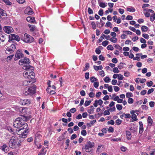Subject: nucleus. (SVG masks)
<instances>
[{"label": "nucleus", "instance_id": "nucleus-57", "mask_svg": "<svg viewBox=\"0 0 155 155\" xmlns=\"http://www.w3.org/2000/svg\"><path fill=\"white\" fill-rule=\"evenodd\" d=\"M102 35L106 39L110 41V39L111 38H110V35H105L103 34H102Z\"/></svg>", "mask_w": 155, "mask_h": 155}, {"label": "nucleus", "instance_id": "nucleus-40", "mask_svg": "<svg viewBox=\"0 0 155 155\" xmlns=\"http://www.w3.org/2000/svg\"><path fill=\"white\" fill-rule=\"evenodd\" d=\"M91 81L92 83L94 82V81H96L97 80V78H95L93 76L90 78Z\"/></svg>", "mask_w": 155, "mask_h": 155}, {"label": "nucleus", "instance_id": "nucleus-29", "mask_svg": "<svg viewBox=\"0 0 155 155\" xmlns=\"http://www.w3.org/2000/svg\"><path fill=\"white\" fill-rule=\"evenodd\" d=\"M99 5L100 7L102 8H104L107 6V5H106L105 3L103 2L99 3Z\"/></svg>", "mask_w": 155, "mask_h": 155}, {"label": "nucleus", "instance_id": "nucleus-37", "mask_svg": "<svg viewBox=\"0 0 155 155\" xmlns=\"http://www.w3.org/2000/svg\"><path fill=\"white\" fill-rule=\"evenodd\" d=\"M112 24L110 22L107 21L106 24L105 26L106 27H109L110 28H112Z\"/></svg>", "mask_w": 155, "mask_h": 155}, {"label": "nucleus", "instance_id": "nucleus-54", "mask_svg": "<svg viewBox=\"0 0 155 155\" xmlns=\"http://www.w3.org/2000/svg\"><path fill=\"white\" fill-rule=\"evenodd\" d=\"M122 122V120L118 119L116 120V124L117 125H119Z\"/></svg>", "mask_w": 155, "mask_h": 155}, {"label": "nucleus", "instance_id": "nucleus-50", "mask_svg": "<svg viewBox=\"0 0 155 155\" xmlns=\"http://www.w3.org/2000/svg\"><path fill=\"white\" fill-rule=\"evenodd\" d=\"M107 49L108 50H113L114 48L113 46L110 45H108L107 47Z\"/></svg>", "mask_w": 155, "mask_h": 155}, {"label": "nucleus", "instance_id": "nucleus-21", "mask_svg": "<svg viewBox=\"0 0 155 155\" xmlns=\"http://www.w3.org/2000/svg\"><path fill=\"white\" fill-rule=\"evenodd\" d=\"M126 135L127 136V139L129 140H130L131 137V136L130 132L129 131H126Z\"/></svg>", "mask_w": 155, "mask_h": 155}, {"label": "nucleus", "instance_id": "nucleus-28", "mask_svg": "<svg viewBox=\"0 0 155 155\" xmlns=\"http://www.w3.org/2000/svg\"><path fill=\"white\" fill-rule=\"evenodd\" d=\"M89 68V64L88 63H87L85 64V67L83 70V71H86Z\"/></svg>", "mask_w": 155, "mask_h": 155}, {"label": "nucleus", "instance_id": "nucleus-3", "mask_svg": "<svg viewBox=\"0 0 155 155\" xmlns=\"http://www.w3.org/2000/svg\"><path fill=\"white\" fill-rule=\"evenodd\" d=\"M18 141V138L16 136H12L9 142V146L10 147L14 148L18 145H20Z\"/></svg>", "mask_w": 155, "mask_h": 155}, {"label": "nucleus", "instance_id": "nucleus-51", "mask_svg": "<svg viewBox=\"0 0 155 155\" xmlns=\"http://www.w3.org/2000/svg\"><path fill=\"white\" fill-rule=\"evenodd\" d=\"M85 78L86 80H87L89 78V72H87L85 74Z\"/></svg>", "mask_w": 155, "mask_h": 155}, {"label": "nucleus", "instance_id": "nucleus-22", "mask_svg": "<svg viewBox=\"0 0 155 155\" xmlns=\"http://www.w3.org/2000/svg\"><path fill=\"white\" fill-rule=\"evenodd\" d=\"M148 28L145 25L141 27L142 31L143 32H146L147 31Z\"/></svg>", "mask_w": 155, "mask_h": 155}, {"label": "nucleus", "instance_id": "nucleus-33", "mask_svg": "<svg viewBox=\"0 0 155 155\" xmlns=\"http://www.w3.org/2000/svg\"><path fill=\"white\" fill-rule=\"evenodd\" d=\"M127 11L129 12H134L135 11V9L133 7H132L131 8H127Z\"/></svg>", "mask_w": 155, "mask_h": 155}, {"label": "nucleus", "instance_id": "nucleus-23", "mask_svg": "<svg viewBox=\"0 0 155 155\" xmlns=\"http://www.w3.org/2000/svg\"><path fill=\"white\" fill-rule=\"evenodd\" d=\"M147 122L149 125L151 126L153 122L152 119L150 116H148L147 118Z\"/></svg>", "mask_w": 155, "mask_h": 155}, {"label": "nucleus", "instance_id": "nucleus-46", "mask_svg": "<svg viewBox=\"0 0 155 155\" xmlns=\"http://www.w3.org/2000/svg\"><path fill=\"white\" fill-rule=\"evenodd\" d=\"M126 96L127 98H130V97L133 96V94L131 92H127L126 93Z\"/></svg>", "mask_w": 155, "mask_h": 155}, {"label": "nucleus", "instance_id": "nucleus-58", "mask_svg": "<svg viewBox=\"0 0 155 155\" xmlns=\"http://www.w3.org/2000/svg\"><path fill=\"white\" fill-rule=\"evenodd\" d=\"M99 85V82L97 81H95L94 83V86L96 88H97L98 87Z\"/></svg>", "mask_w": 155, "mask_h": 155}, {"label": "nucleus", "instance_id": "nucleus-1", "mask_svg": "<svg viewBox=\"0 0 155 155\" xmlns=\"http://www.w3.org/2000/svg\"><path fill=\"white\" fill-rule=\"evenodd\" d=\"M29 119L28 117L21 115V117L17 118L14 122L13 126L15 128H19L18 130V134L19 135V137L25 138L28 133V129L24 130V127L27 126V124L25 123V121H27Z\"/></svg>", "mask_w": 155, "mask_h": 155}, {"label": "nucleus", "instance_id": "nucleus-63", "mask_svg": "<svg viewBox=\"0 0 155 155\" xmlns=\"http://www.w3.org/2000/svg\"><path fill=\"white\" fill-rule=\"evenodd\" d=\"M143 13L146 17L148 18L150 16V14L149 12H144Z\"/></svg>", "mask_w": 155, "mask_h": 155}, {"label": "nucleus", "instance_id": "nucleus-38", "mask_svg": "<svg viewBox=\"0 0 155 155\" xmlns=\"http://www.w3.org/2000/svg\"><path fill=\"white\" fill-rule=\"evenodd\" d=\"M116 107L117 109L119 110H121L123 108V107L122 105L120 104H117Z\"/></svg>", "mask_w": 155, "mask_h": 155}, {"label": "nucleus", "instance_id": "nucleus-15", "mask_svg": "<svg viewBox=\"0 0 155 155\" xmlns=\"http://www.w3.org/2000/svg\"><path fill=\"white\" fill-rule=\"evenodd\" d=\"M0 149L2 151L5 152H7L9 150V147L6 144H4L1 146Z\"/></svg>", "mask_w": 155, "mask_h": 155}, {"label": "nucleus", "instance_id": "nucleus-5", "mask_svg": "<svg viewBox=\"0 0 155 155\" xmlns=\"http://www.w3.org/2000/svg\"><path fill=\"white\" fill-rule=\"evenodd\" d=\"M21 40L25 42L29 43L33 41V38L30 35L25 33L24 35V36Z\"/></svg>", "mask_w": 155, "mask_h": 155}, {"label": "nucleus", "instance_id": "nucleus-18", "mask_svg": "<svg viewBox=\"0 0 155 155\" xmlns=\"http://www.w3.org/2000/svg\"><path fill=\"white\" fill-rule=\"evenodd\" d=\"M27 21L30 23H34L35 22V18L33 17H28L26 18Z\"/></svg>", "mask_w": 155, "mask_h": 155}, {"label": "nucleus", "instance_id": "nucleus-27", "mask_svg": "<svg viewBox=\"0 0 155 155\" xmlns=\"http://www.w3.org/2000/svg\"><path fill=\"white\" fill-rule=\"evenodd\" d=\"M65 139V136H64V134H62V135L59 136L57 139V140L59 141H61Z\"/></svg>", "mask_w": 155, "mask_h": 155}, {"label": "nucleus", "instance_id": "nucleus-48", "mask_svg": "<svg viewBox=\"0 0 155 155\" xmlns=\"http://www.w3.org/2000/svg\"><path fill=\"white\" fill-rule=\"evenodd\" d=\"M134 99L132 98H129L128 100V102L129 104H132L134 102Z\"/></svg>", "mask_w": 155, "mask_h": 155}, {"label": "nucleus", "instance_id": "nucleus-43", "mask_svg": "<svg viewBox=\"0 0 155 155\" xmlns=\"http://www.w3.org/2000/svg\"><path fill=\"white\" fill-rule=\"evenodd\" d=\"M113 72L115 73H118L120 72V71L118 69V68L117 67H114L113 68Z\"/></svg>", "mask_w": 155, "mask_h": 155}, {"label": "nucleus", "instance_id": "nucleus-52", "mask_svg": "<svg viewBox=\"0 0 155 155\" xmlns=\"http://www.w3.org/2000/svg\"><path fill=\"white\" fill-rule=\"evenodd\" d=\"M114 121L113 120H111L110 121H108L107 122V124L108 125L109 124H111V125H114Z\"/></svg>", "mask_w": 155, "mask_h": 155}, {"label": "nucleus", "instance_id": "nucleus-45", "mask_svg": "<svg viewBox=\"0 0 155 155\" xmlns=\"http://www.w3.org/2000/svg\"><path fill=\"white\" fill-rule=\"evenodd\" d=\"M131 118L133 119L134 121H136L137 120V115L135 114L132 115Z\"/></svg>", "mask_w": 155, "mask_h": 155}, {"label": "nucleus", "instance_id": "nucleus-24", "mask_svg": "<svg viewBox=\"0 0 155 155\" xmlns=\"http://www.w3.org/2000/svg\"><path fill=\"white\" fill-rule=\"evenodd\" d=\"M93 67L94 69L96 71H97L99 70H101L103 69V67L102 65H100L99 66L94 65Z\"/></svg>", "mask_w": 155, "mask_h": 155}, {"label": "nucleus", "instance_id": "nucleus-61", "mask_svg": "<svg viewBox=\"0 0 155 155\" xmlns=\"http://www.w3.org/2000/svg\"><path fill=\"white\" fill-rule=\"evenodd\" d=\"M98 14L100 16H102L103 15V10L102 9H101L98 12Z\"/></svg>", "mask_w": 155, "mask_h": 155}, {"label": "nucleus", "instance_id": "nucleus-55", "mask_svg": "<svg viewBox=\"0 0 155 155\" xmlns=\"http://www.w3.org/2000/svg\"><path fill=\"white\" fill-rule=\"evenodd\" d=\"M147 85L148 87H150L153 85V82L152 81L147 82Z\"/></svg>", "mask_w": 155, "mask_h": 155}, {"label": "nucleus", "instance_id": "nucleus-59", "mask_svg": "<svg viewBox=\"0 0 155 155\" xmlns=\"http://www.w3.org/2000/svg\"><path fill=\"white\" fill-rule=\"evenodd\" d=\"M117 78L119 80H122L124 78V77L122 75L120 74H118Z\"/></svg>", "mask_w": 155, "mask_h": 155}, {"label": "nucleus", "instance_id": "nucleus-39", "mask_svg": "<svg viewBox=\"0 0 155 155\" xmlns=\"http://www.w3.org/2000/svg\"><path fill=\"white\" fill-rule=\"evenodd\" d=\"M104 81L106 83H108L110 81L111 79L108 77H106L104 79Z\"/></svg>", "mask_w": 155, "mask_h": 155}, {"label": "nucleus", "instance_id": "nucleus-25", "mask_svg": "<svg viewBox=\"0 0 155 155\" xmlns=\"http://www.w3.org/2000/svg\"><path fill=\"white\" fill-rule=\"evenodd\" d=\"M46 151V150L45 148H43L41 150L39 155H45Z\"/></svg>", "mask_w": 155, "mask_h": 155}, {"label": "nucleus", "instance_id": "nucleus-6", "mask_svg": "<svg viewBox=\"0 0 155 155\" xmlns=\"http://www.w3.org/2000/svg\"><path fill=\"white\" fill-rule=\"evenodd\" d=\"M16 48L15 45L12 44L10 46L7 47L5 50V53L8 54H10L14 51Z\"/></svg>", "mask_w": 155, "mask_h": 155}, {"label": "nucleus", "instance_id": "nucleus-11", "mask_svg": "<svg viewBox=\"0 0 155 155\" xmlns=\"http://www.w3.org/2000/svg\"><path fill=\"white\" fill-rule=\"evenodd\" d=\"M23 55L22 52L19 51H17L16 52V54L15 55V60H17L19 59L22 57Z\"/></svg>", "mask_w": 155, "mask_h": 155}, {"label": "nucleus", "instance_id": "nucleus-42", "mask_svg": "<svg viewBox=\"0 0 155 155\" xmlns=\"http://www.w3.org/2000/svg\"><path fill=\"white\" fill-rule=\"evenodd\" d=\"M124 117L125 118H130L131 117L130 115L129 114H125L124 113Z\"/></svg>", "mask_w": 155, "mask_h": 155}, {"label": "nucleus", "instance_id": "nucleus-4", "mask_svg": "<svg viewBox=\"0 0 155 155\" xmlns=\"http://www.w3.org/2000/svg\"><path fill=\"white\" fill-rule=\"evenodd\" d=\"M94 146V143L90 141H87L84 148L85 151L87 152H90L92 150V148Z\"/></svg>", "mask_w": 155, "mask_h": 155}, {"label": "nucleus", "instance_id": "nucleus-36", "mask_svg": "<svg viewBox=\"0 0 155 155\" xmlns=\"http://www.w3.org/2000/svg\"><path fill=\"white\" fill-rule=\"evenodd\" d=\"M155 19V13L152 14L150 17V20L151 21H153Z\"/></svg>", "mask_w": 155, "mask_h": 155}, {"label": "nucleus", "instance_id": "nucleus-14", "mask_svg": "<svg viewBox=\"0 0 155 155\" xmlns=\"http://www.w3.org/2000/svg\"><path fill=\"white\" fill-rule=\"evenodd\" d=\"M25 14L29 15H32L33 13L32 9L29 7H27L25 11Z\"/></svg>", "mask_w": 155, "mask_h": 155}, {"label": "nucleus", "instance_id": "nucleus-64", "mask_svg": "<svg viewBox=\"0 0 155 155\" xmlns=\"http://www.w3.org/2000/svg\"><path fill=\"white\" fill-rule=\"evenodd\" d=\"M114 90L115 92H118L120 90V88L117 86L114 87Z\"/></svg>", "mask_w": 155, "mask_h": 155}, {"label": "nucleus", "instance_id": "nucleus-16", "mask_svg": "<svg viewBox=\"0 0 155 155\" xmlns=\"http://www.w3.org/2000/svg\"><path fill=\"white\" fill-rule=\"evenodd\" d=\"M39 140V134L37 132L35 134V139L34 140L35 144L37 146L38 148H39L38 146V141Z\"/></svg>", "mask_w": 155, "mask_h": 155}, {"label": "nucleus", "instance_id": "nucleus-26", "mask_svg": "<svg viewBox=\"0 0 155 155\" xmlns=\"http://www.w3.org/2000/svg\"><path fill=\"white\" fill-rule=\"evenodd\" d=\"M94 108L93 106H91L90 107V109L87 110V112L89 114H93L94 112Z\"/></svg>", "mask_w": 155, "mask_h": 155}, {"label": "nucleus", "instance_id": "nucleus-53", "mask_svg": "<svg viewBox=\"0 0 155 155\" xmlns=\"http://www.w3.org/2000/svg\"><path fill=\"white\" fill-rule=\"evenodd\" d=\"M81 134L83 136H86L87 134V132L86 130H83L81 132Z\"/></svg>", "mask_w": 155, "mask_h": 155}, {"label": "nucleus", "instance_id": "nucleus-56", "mask_svg": "<svg viewBox=\"0 0 155 155\" xmlns=\"http://www.w3.org/2000/svg\"><path fill=\"white\" fill-rule=\"evenodd\" d=\"M88 12L89 14H93V11L92 10L90 7L88 8Z\"/></svg>", "mask_w": 155, "mask_h": 155}, {"label": "nucleus", "instance_id": "nucleus-17", "mask_svg": "<svg viewBox=\"0 0 155 155\" xmlns=\"http://www.w3.org/2000/svg\"><path fill=\"white\" fill-rule=\"evenodd\" d=\"M139 123L140 125L139 133L141 134L143 131V124L141 121H140Z\"/></svg>", "mask_w": 155, "mask_h": 155}, {"label": "nucleus", "instance_id": "nucleus-47", "mask_svg": "<svg viewBox=\"0 0 155 155\" xmlns=\"http://www.w3.org/2000/svg\"><path fill=\"white\" fill-rule=\"evenodd\" d=\"M109 43V42L107 40L105 41H103L102 43V45L104 46H106Z\"/></svg>", "mask_w": 155, "mask_h": 155}, {"label": "nucleus", "instance_id": "nucleus-49", "mask_svg": "<svg viewBox=\"0 0 155 155\" xmlns=\"http://www.w3.org/2000/svg\"><path fill=\"white\" fill-rule=\"evenodd\" d=\"M108 131L109 133H113L114 131V129L112 127H110L108 129Z\"/></svg>", "mask_w": 155, "mask_h": 155}, {"label": "nucleus", "instance_id": "nucleus-2", "mask_svg": "<svg viewBox=\"0 0 155 155\" xmlns=\"http://www.w3.org/2000/svg\"><path fill=\"white\" fill-rule=\"evenodd\" d=\"M24 77L26 79L23 81L22 84L24 85L27 86L31 85V84L36 82L35 79V74L34 72L28 71H25L23 73Z\"/></svg>", "mask_w": 155, "mask_h": 155}, {"label": "nucleus", "instance_id": "nucleus-60", "mask_svg": "<svg viewBox=\"0 0 155 155\" xmlns=\"http://www.w3.org/2000/svg\"><path fill=\"white\" fill-rule=\"evenodd\" d=\"M150 155H155V149H153L150 151Z\"/></svg>", "mask_w": 155, "mask_h": 155}, {"label": "nucleus", "instance_id": "nucleus-41", "mask_svg": "<svg viewBox=\"0 0 155 155\" xmlns=\"http://www.w3.org/2000/svg\"><path fill=\"white\" fill-rule=\"evenodd\" d=\"M91 102V101H86L84 104V106L85 107H87L89 105Z\"/></svg>", "mask_w": 155, "mask_h": 155}, {"label": "nucleus", "instance_id": "nucleus-20", "mask_svg": "<svg viewBox=\"0 0 155 155\" xmlns=\"http://www.w3.org/2000/svg\"><path fill=\"white\" fill-rule=\"evenodd\" d=\"M0 14L3 16H7V14L6 12L3 9L0 7Z\"/></svg>", "mask_w": 155, "mask_h": 155}, {"label": "nucleus", "instance_id": "nucleus-30", "mask_svg": "<svg viewBox=\"0 0 155 155\" xmlns=\"http://www.w3.org/2000/svg\"><path fill=\"white\" fill-rule=\"evenodd\" d=\"M117 39L115 37H112L110 38V41L113 43H116L117 41Z\"/></svg>", "mask_w": 155, "mask_h": 155}, {"label": "nucleus", "instance_id": "nucleus-13", "mask_svg": "<svg viewBox=\"0 0 155 155\" xmlns=\"http://www.w3.org/2000/svg\"><path fill=\"white\" fill-rule=\"evenodd\" d=\"M30 94H34L35 92L36 87L35 85L28 88Z\"/></svg>", "mask_w": 155, "mask_h": 155}, {"label": "nucleus", "instance_id": "nucleus-8", "mask_svg": "<svg viewBox=\"0 0 155 155\" xmlns=\"http://www.w3.org/2000/svg\"><path fill=\"white\" fill-rule=\"evenodd\" d=\"M20 65L29 64L30 63L29 59L28 58H25L20 60L19 62Z\"/></svg>", "mask_w": 155, "mask_h": 155}, {"label": "nucleus", "instance_id": "nucleus-44", "mask_svg": "<svg viewBox=\"0 0 155 155\" xmlns=\"http://www.w3.org/2000/svg\"><path fill=\"white\" fill-rule=\"evenodd\" d=\"M24 94L26 95L30 94L29 91L28 90L27 87H26V88L25 89L24 91Z\"/></svg>", "mask_w": 155, "mask_h": 155}, {"label": "nucleus", "instance_id": "nucleus-34", "mask_svg": "<svg viewBox=\"0 0 155 155\" xmlns=\"http://www.w3.org/2000/svg\"><path fill=\"white\" fill-rule=\"evenodd\" d=\"M124 64L125 65V63H123L121 62L119 64V65L118 66V68L119 69H122L124 67Z\"/></svg>", "mask_w": 155, "mask_h": 155}, {"label": "nucleus", "instance_id": "nucleus-10", "mask_svg": "<svg viewBox=\"0 0 155 155\" xmlns=\"http://www.w3.org/2000/svg\"><path fill=\"white\" fill-rule=\"evenodd\" d=\"M5 32L7 34H10L13 31V28L10 26H5L3 28Z\"/></svg>", "mask_w": 155, "mask_h": 155}, {"label": "nucleus", "instance_id": "nucleus-32", "mask_svg": "<svg viewBox=\"0 0 155 155\" xmlns=\"http://www.w3.org/2000/svg\"><path fill=\"white\" fill-rule=\"evenodd\" d=\"M114 47L116 49H118L121 52L122 51V48L119 45L116 44L115 45Z\"/></svg>", "mask_w": 155, "mask_h": 155}, {"label": "nucleus", "instance_id": "nucleus-62", "mask_svg": "<svg viewBox=\"0 0 155 155\" xmlns=\"http://www.w3.org/2000/svg\"><path fill=\"white\" fill-rule=\"evenodd\" d=\"M133 18V17L132 16L130 15H128L126 18V19L127 20H131Z\"/></svg>", "mask_w": 155, "mask_h": 155}, {"label": "nucleus", "instance_id": "nucleus-19", "mask_svg": "<svg viewBox=\"0 0 155 155\" xmlns=\"http://www.w3.org/2000/svg\"><path fill=\"white\" fill-rule=\"evenodd\" d=\"M96 122V120H91L90 123H88L87 124V125L88 127H91L92 125H93Z\"/></svg>", "mask_w": 155, "mask_h": 155}, {"label": "nucleus", "instance_id": "nucleus-12", "mask_svg": "<svg viewBox=\"0 0 155 155\" xmlns=\"http://www.w3.org/2000/svg\"><path fill=\"white\" fill-rule=\"evenodd\" d=\"M23 69L24 70H27L25 71H30L33 72V71H32V70H34V68L33 67L29 65V64H28V65H24L23 67Z\"/></svg>", "mask_w": 155, "mask_h": 155}, {"label": "nucleus", "instance_id": "nucleus-9", "mask_svg": "<svg viewBox=\"0 0 155 155\" xmlns=\"http://www.w3.org/2000/svg\"><path fill=\"white\" fill-rule=\"evenodd\" d=\"M19 103L23 105L28 106L30 103V100L28 99H21L19 102Z\"/></svg>", "mask_w": 155, "mask_h": 155}, {"label": "nucleus", "instance_id": "nucleus-7", "mask_svg": "<svg viewBox=\"0 0 155 155\" xmlns=\"http://www.w3.org/2000/svg\"><path fill=\"white\" fill-rule=\"evenodd\" d=\"M20 39V38L18 36L15 34H12L9 35V39L8 41L10 42V41L14 40L18 41Z\"/></svg>", "mask_w": 155, "mask_h": 155}, {"label": "nucleus", "instance_id": "nucleus-35", "mask_svg": "<svg viewBox=\"0 0 155 155\" xmlns=\"http://www.w3.org/2000/svg\"><path fill=\"white\" fill-rule=\"evenodd\" d=\"M28 26L31 31H33L35 28V26L33 25H29Z\"/></svg>", "mask_w": 155, "mask_h": 155}, {"label": "nucleus", "instance_id": "nucleus-31", "mask_svg": "<svg viewBox=\"0 0 155 155\" xmlns=\"http://www.w3.org/2000/svg\"><path fill=\"white\" fill-rule=\"evenodd\" d=\"M5 4L8 5H12V3L9 1V0H2Z\"/></svg>", "mask_w": 155, "mask_h": 155}]
</instances>
